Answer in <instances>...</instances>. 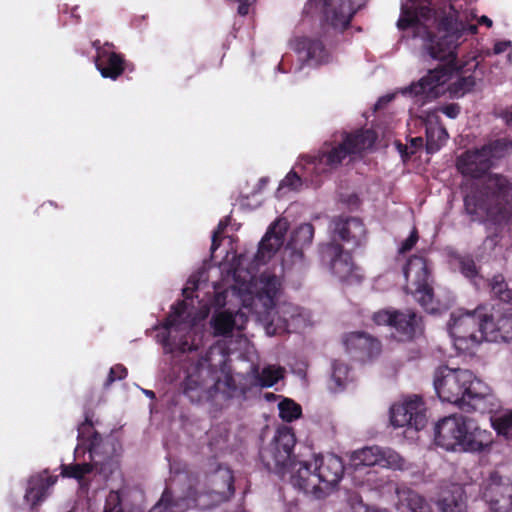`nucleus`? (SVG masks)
<instances>
[{"mask_svg": "<svg viewBox=\"0 0 512 512\" xmlns=\"http://www.w3.org/2000/svg\"><path fill=\"white\" fill-rule=\"evenodd\" d=\"M396 312L397 311L380 310L373 314L372 319L377 325H389L393 327Z\"/></svg>", "mask_w": 512, "mask_h": 512, "instance_id": "obj_46", "label": "nucleus"}, {"mask_svg": "<svg viewBox=\"0 0 512 512\" xmlns=\"http://www.w3.org/2000/svg\"><path fill=\"white\" fill-rule=\"evenodd\" d=\"M275 441L277 448H294L296 445L295 435L290 428L278 430Z\"/></svg>", "mask_w": 512, "mask_h": 512, "instance_id": "obj_43", "label": "nucleus"}, {"mask_svg": "<svg viewBox=\"0 0 512 512\" xmlns=\"http://www.w3.org/2000/svg\"><path fill=\"white\" fill-rule=\"evenodd\" d=\"M333 241L338 238L353 246H359L365 237L363 223L357 218H337L330 224Z\"/></svg>", "mask_w": 512, "mask_h": 512, "instance_id": "obj_22", "label": "nucleus"}, {"mask_svg": "<svg viewBox=\"0 0 512 512\" xmlns=\"http://www.w3.org/2000/svg\"><path fill=\"white\" fill-rule=\"evenodd\" d=\"M56 482V477L45 474L31 476L27 482L25 501L34 509L47 496L48 490Z\"/></svg>", "mask_w": 512, "mask_h": 512, "instance_id": "obj_25", "label": "nucleus"}, {"mask_svg": "<svg viewBox=\"0 0 512 512\" xmlns=\"http://www.w3.org/2000/svg\"><path fill=\"white\" fill-rule=\"evenodd\" d=\"M285 369L279 365L269 364L262 369L258 365H253L249 375L253 378V385L262 388H269L283 379Z\"/></svg>", "mask_w": 512, "mask_h": 512, "instance_id": "obj_30", "label": "nucleus"}, {"mask_svg": "<svg viewBox=\"0 0 512 512\" xmlns=\"http://www.w3.org/2000/svg\"><path fill=\"white\" fill-rule=\"evenodd\" d=\"M314 237V228L309 223L301 224L292 234L293 254L298 258L302 257V252L298 248L309 245Z\"/></svg>", "mask_w": 512, "mask_h": 512, "instance_id": "obj_35", "label": "nucleus"}, {"mask_svg": "<svg viewBox=\"0 0 512 512\" xmlns=\"http://www.w3.org/2000/svg\"><path fill=\"white\" fill-rule=\"evenodd\" d=\"M374 450H353L350 455V465L355 469L361 466H374L380 462L382 457L386 455V452L391 450H376L377 453H373Z\"/></svg>", "mask_w": 512, "mask_h": 512, "instance_id": "obj_32", "label": "nucleus"}, {"mask_svg": "<svg viewBox=\"0 0 512 512\" xmlns=\"http://www.w3.org/2000/svg\"><path fill=\"white\" fill-rule=\"evenodd\" d=\"M265 398L268 400V401H271V400H274L276 398V395L274 393H267L265 395Z\"/></svg>", "mask_w": 512, "mask_h": 512, "instance_id": "obj_59", "label": "nucleus"}, {"mask_svg": "<svg viewBox=\"0 0 512 512\" xmlns=\"http://www.w3.org/2000/svg\"><path fill=\"white\" fill-rule=\"evenodd\" d=\"M458 171L464 176L480 178L492 167L490 158L483 150H469L460 155L456 161Z\"/></svg>", "mask_w": 512, "mask_h": 512, "instance_id": "obj_23", "label": "nucleus"}, {"mask_svg": "<svg viewBox=\"0 0 512 512\" xmlns=\"http://www.w3.org/2000/svg\"><path fill=\"white\" fill-rule=\"evenodd\" d=\"M225 227H226V223H224L223 221H220L217 226V229L213 232L212 245H211L212 251L216 250V248L218 247V245H219L217 242L218 236L224 231Z\"/></svg>", "mask_w": 512, "mask_h": 512, "instance_id": "obj_50", "label": "nucleus"}, {"mask_svg": "<svg viewBox=\"0 0 512 512\" xmlns=\"http://www.w3.org/2000/svg\"><path fill=\"white\" fill-rule=\"evenodd\" d=\"M406 290L414 295L416 301L429 313L438 311L433 297L430 270L426 260L420 256L410 258L403 269Z\"/></svg>", "mask_w": 512, "mask_h": 512, "instance_id": "obj_12", "label": "nucleus"}, {"mask_svg": "<svg viewBox=\"0 0 512 512\" xmlns=\"http://www.w3.org/2000/svg\"><path fill=\"white\" fill-rule=\"evenodd\" d=\"M446 129L438 124L429 123L426 127V149L428 153L437 152L447 141Z\"/></svg>", "mask_w": 512, "mask_h": 512, "instance_id": "obj_33", "label": "nucleus"}, {"mask_svg": "<svg viewBox=\"0 0 512 512\" xmlns=\"http://www.w3.org/2000/svg\"><path fill=\"white\" fill-rule=\"evenodd\" d=\"M390 420L395 427H406V432H417L427 423L425 404L419 396H410L391 407Z\"/></svg>", "mask_w": 512, "mask_h": 512, "instance_id": "obj_15", "label": "nucleus"}, {"mask_svg": "<svg viewBox=\"0 0 512 512\" xmlns=\"http://www.w3.org/2000/svg\"><path fill=\"white\" fill-rule=\"evenodd\" d=\"M493 293L503 301L510 299V291L506 289V284L501 276H495L491 283Z\"/></svg>", "mask_w": 512, "mask_h": 512, "instance_id": "obj_45", "label": "nucleus"}, {"mask_svg": "<svg viewBox=\"0 0 512 512\" xmlns=\"http://www.w3.org/2000/svg\"><path fill=\"white\" fill-rule=\"evenodd\" d=\"M322 259L329 263L331 272L343 282H359L362 275L355 266L349 252L343 251L337 243L331 242L322 249Z\"/></svg>", "mask_w": 512, "mask_h": 512, "instance_id": "obj_17", "label": "nucleus"}, {"mask_svg": "<svg viewBox=\"0 0 512 512\" xmlns=\"http://www.w3.org/2000/svg\"><path fill=\"white\" fill-rule=\"evenodd\" d=\"M317 471L318 489L317 499H324L337 487L343 478L345 466L341 457L334 453L317 455L314 457Z\"/></svg>", "mask_w": 512, "mask_h": 512, "instance_id": "obj_16", "label": "nucleus"}, {"mask_svg": "<svg viewBox=\"0 0 512 512\" xmlns=\"http://www.w3.org/2000/svg\"><path fill=\"white\" fill-rule=\"evenodd\" d=\"M509 47H510V42L501 41V42L495 43L493 51L495 54H501V53L507 51V49Z\"/></svg>", "mask_w": 512, "mask_h": 512, "instance_id": "obj_52", "label": "nucleus"}, {"mask_svg": "<svg viewBox=\"0 0 512 512\" xmlns=\"http://www.w3.org/2000/svg\"><path fill=\"white\" fill-rule=\"evenodd\" d=\"M232 290L216 297L217 305L226 304L231 293L251 314L265 326L268 335L278 331H294L309 324V315L292 303L281 301L283 280L271 271L262 272L258 278L242 264L234 271Z\"/></svg>", "mask_w": 512, "mask_h": 512, "instance_id": "obj_2", "label": "nucleus"}, {"mask_svg": "<svg viewBox=\"0 0 512 512\" xmlns=\"http://www.w3.org/2000/svg\"><path fill=\"white\" fill-rule=\"evenodd\" d=\"M442 112L449 118H456L460 112V108L456 104H450L442 108Z\"/></svg>", "mask_w": 512, "mask_h": 512, "instance_id": "obj_51", "label": "nucleus"}, {"mask_svg": "<svg viewBox=\"0 0 512 512\" xmlns=\"http://www.w3.org/2000/svg\"><path fill=\"white\" fill-rule=\"evenodd\" d=\"M303 186L301 177L295 172L290 171L285 178L280 182L276 195L277 197H283L288 192H297Z\"/></svg>", "mask_w": 512, "mask_h": 512, "instance_id": "obj_40", "label": "nucleus"}, {"mask_svg": "<svg viewBox=\"0 0 512 512\" xmlns=\"http://www.w3.org/2000/svg\"><path fill=\"white\" fill-rule=\"evenodd\" d=\"M434 442L442 448H487L489 445L486 431L456 415L444 417L434 425Z\"/></svg>", "mask_w": 512, "mask_h": 512, "instance_id": "obj_10", "label": "nucleus"}, {"mask_svg": "<svg viewBox=\"0 0 512 512\" xmlns=\"http://www.w3.org/2000/svg\"><path fill=\"white\" fill-rule=\"evenodd\" d=\"M245 259L243 256L239 258L238 265L232 269V271L228 272L226 276V283L228 284V287L225 288L221 292H216L214 297V306L218 308L225 307L227 305L229 306H238L239 304L242 306V308L245 309L241 301L237 299L235 296H232L231 293L225 298L226 304L224 305H217L216 303V297L220 294H224L227 290L231 291L232 287L235 283L234 281V271L242 264V267L244 266ZM248 313H251L248 308H246ZM248 315L246 312L242 310L234 311L231 307H228L226 310L216 313L211 320V325L214 330V334L216 336H226L229 335L234 329L242 330L247 323Z\"/></svg>", "mask_w": 512, "mask_h": 512, "instance_id": "obj_13", "label": "nucleus"}, {"mask_svg": "<svg viewBox=\"0 0 512 512\" xmlns=\"http://www.w3.org/2000/svg\"><path fill=\"white\" fill-rule=\"evenodd\" d=\"M393 328H395L398 339L401 341L410 340L422 333L421 319L412 311L407 313L397 311Z\"/></svg>", "mask_w": 512, "mask_h": 512, "instance_id": "obj_29", "label": "nucleus"}, {"mask_svg": "<svg viewBox=\"0 0 512 512\" xmlns=\"http://www.w3.org/2000/svg\"><path fill=\"white\" fill-rule=\"evenodd\" d=\"M464 202L473 220L508 223L512 219V182L501 175H488L483 187L466 195Z\"/></svg>", "mask_w": 512, "mask_h": 512, "instance_id": "obj_5", "label": "nucleus"}, {"mask_svg": "<svg viewBox=\"0 0 512 512\" xmlns=\"http://www.w3.org/2000/svg\"><path fill=\"white\" fill-rule=\"evenodd\" d=\"M365 2L366 0H309L307 9L319 11L334 31H342Z\"/></svg>", "mask_w": 512, "mask_h": 512, "instance_id": "obj_14", "label": "nucleus"}, {"mask_svg": "<svg viewBox=\"0 0 512 512\" xmlns=\"http://www.w3.org/2000/svg\"><path fill=\"white\" fill-rule=\"evenodd\" d=\"M289 223L285 218H279L268 228L262 238L255 260L258 264L266 263L283 245Z\"/></svg>", "mask_w": 512, "mask_h": 512, "instance_id": "obj_19", "label": "nucleus"}, {"mask_svg": "<svg viewBox=\"0 0 512 512\" xmlns=\"http://www.w3.org/2000/svg\"><path fill=\"white\" fill-rule=\"evenodd\" d=\"M294 450H259L264 468L280 477L290 474L291 485L306 495L317 499L319 486L315 461L299 459Z\"/></svg>", "mask_w": 512, "mask_h": 512, "instance_id": "obj_7", "label": "nucleus"}, {"mask_svg": "<svg viewBox=\"0 0 512 512\" xmlns=\"http://www.w3.org/2000/svg\"><path fill=\"white\" fill-rule=\"evenodd\" d=\"M398 496L400 504L406 506L410 512H433L426 499L411 489L398 491Z\"/></svg>", "mask_w": 512, "mask_h": 512, "instance_id": "obj_31", "label": "nucleus"}, {"mask_svg": "<svg viewBox=\"0 0 512 512\" xmlns=\"http://www.w3.org/2000/svg\"><path fill=\"white\" fill-rule=\"evenodd\" d=\"M452 13L438 24L437 41L431 34L430 26L435 23L434 14L428 0H403L397 26L401 30H410L414 39L421 41L426 54L434 59L447 61L449 67L439 66L423 76L418 82L400 90V93L414 100L418 106L424 105L449 91L454 97L470 92L476 82L471 75L460 76L459 71L476 69L478 62L462 65L457 60V49L466 41V35L477 32L475 24L464 23L460 14L451 6Z\"/></svg>", "mask_w": 512, "mask_h": 512, "instance_id": "obj_1", "label": "nucleus"}, {"mask_svg": "<svg viewBox=\"0 0 512 512\" xmlns=\"http://www.w3.org/2000/svg\"><path fill=\"white\" fill-rule=\"evenodd\" d=\"M166 458L170 461L168 456ZM169 466L174 476L150 512H185L191 507L210 509L234 495L233 471L227 466L212 461L205 476L207 488L201 490L198 475L190 473L186 467L176 469L171 462Z\"/></svg>", "mask_w": 512, "mask_h": 512, "instance_id": "obj_3", "label": "nucleus"}, {"mask_svg": "<svg viewBox=\"0 0 512 512\" xmlns=\"http://www.w3.org/2000/svg\"><path fill=\"white\" fill-rule=\"evenodd\" d=\"M142 392H143L147 397H149L150 399H154V398H155V393H154L152 390L142 389Z\"/></svg>", "mask_w": 512, "mask_h": 512, "instance_id": "obj_58", "label": "nucleus"}, {"mask_svg": "<svg viewBox=\"0 0 512 512\" xmlns=\"http://www.w3.org/2000/svg\"><path fill=\"white\" fill-rule=\"evenodd\" d=\"M434 388L442 401L481 411L486 409L483 402L492 404L494 400L490 387L467 369L440 367L435 373Z\"/></svg>", "mask_w": 512, "mask_h": 512, "instance_id": "obj_4", "label": "nucleus"}, {"mask_svg": "<svg viewBox=\"0 0 512 512\" xmlns=\"http://www.w3.org/2000/svg\"><path fill=\"white\" fill-rule=\"evenodd\" d=\"M88 451L90 452V457H92V452H93L94 450L89 449Z\"/></svg>", "mask_w": 512, "mask_h": 512, "instance_id": "obj_61", "label": "nucleus"}, {"mask_svg": "<svg viewBox=\"0 0 512 512\" xmlns=\"http://www.w3.org/2000/svg\"><path fill=\"white\" fill-rule=\"evenodd\" d=\"M502 117L507 125L512 126V106L502 114Z\"/></svg>", "mask_w": 512, "mask_h": 512, "instance_id": "obj_53", "label": "nucleus"}, {"mask_svg": "<svg viewBox=\"0 0 512 512\" xmlns=\"http://www.w3.org/2000/svg\"><path fill=\"white\" fill-rule=\"evenodd\" d=\"M364 512H388V511L386 509H377V508L365 506Z\"/></svg>", "mask_w": 512, "mask_h": 512, "instance_id": "obj_55", "label": "nucleus"}, {"mask_svg": "<svg viewBox=\"0 0 512 512\" xmlns=\"http://www.w3.org/2000/svg\"><path fill=\"white\" fill-rule=\"evenodd\" d=\"M296 50L309 63L314 65L327 63L331 58L330 51L319 40L310 38L299 39L296 42Z\"/></svg>", "mask_w": 512, "mask_h": 512, "instance_id": "obj_28", "label": "nucleus"}, {"mask_svg": "<svg viewBox=\"0 0 512 512\" xmlns=\"http://www.w3.org/2000/svg\"><path fill=\"white\" fill-rule=\"evenodd\" d=\"M482 498L491 512H512V478L504 477L500 471L491 473Z\"/></svg>", "mask_w": 512, "mask_h": 512, "instance_id": "obj_18", "label": "nucleus"}, {"mask_svg": "<svg viewBox=\"0 0 512 512\" xmlns=\"http://www.w3.org/2000/svg\"><path fill=\"white\" fill-rule=\"evenodd\" d=\"M93 466L89 463H76L71 465H62V475L74 479H82L86 474L91 473Z\"/></svg>", "mask_w": 512, "mask_h": 512, "instance_id": "obj_42", "label": "nucleus"}, {"mask_svg": "<svg viewBox=\"0 0 512 512\" xmlns=\"http://www.w3.org/2000/svg\"><path fill=\"white\" fill-rule=\"evenodd\" d=\"M411 144H412V146H414L415 148H416V147H418V146H421V145H422V138H419V137H417V138H413V139L411 140Z\"/></svg>", "mask_w": 512, "mask_h": 512, "instance_id": "obj_57", "label": "nucleus"}, {"mask_svg": "<svg viewBox=\"0 0 512 512\" xmlns=\"http://www.w3.org/2000/svg\"><path fill=\"white\" fill-rule=\"evenodd\" d=\"M463 451H464V452H467L468 450H467V449H464Z\"/></svg>", "mask_w": 512, "mask_h": 512, "instance_id": "obj_62", "label": "nucleus"}, {"mask_svg": "<svg viewBox=\"0 0 512 512\" xmlns=\"http://www.w3.org/2000/svg\"><path fill=\"white\" fill-rule=\"evenodd\" d=\"M418 241V235L416 229H413L409 237L402 242L401 246L399 247V253H405L410 251L415 244Z\"/></svg>", "mask_w": 512, "mask_h": 512, "instance_id": "obj_48", "label": "nucleus"}, {"mask_svg": "<svg viewBox=\"0 0 512 512\" xmlns=\"http://www.w3.org/2000/svg\"><path fill=\"white\" fill-rule=\"evenodd\" d=\"M394 95H386L381 97L378 102L376 103V108L381 107L382 105L390 102L393 99Z\"/></svg>", "mask_w": 512, "mask_h": 512, "instance_id": "obj_54", "label": "nucleus"}, {"mask_svg": "<svg viewBox=\"0 0 512 512\" xmlns=\"http://www.w3.org/2000/svg\"><path fill=\"white\" fill-rule=\"evenodd\" d=\"M101 438L95 432L92 424L86 420L78 428V444L76 448H96L100 445Z\"/></svg>", "mask_w": 512, "mask_h": 512, "instance_id": "obj_36", "label": "nucleus"}, {"mask_svg": "<svg viewBox=\"0 0 512 512\" xmlns=\"http://www.w3.org/2000/svg\"><path fill=\"white\" fill-rule=\"evenodd\" d=\"M219 360L217 362V366L220 368L218 373L215 374V382L219 379L221 381V389L216 390V395L221 393L225 398H231L235 396L238 392L244 394L247 391L246 386H242L240 384L239 378H242L241 374L233 375L230 372L226 371L224 364L225 356L222 354L221 349L219 348Z\"/></svg>", "mask_w": 512, "mask_h": 512, "instance_id": "obj_26", "label": "nucleus"}, {"mask_svg": "<svg viewBox=\"0 0 512 512\" xmlns=\"http://www.w3.org/2000/svg\"><path fill=\"white\" fill-rule=\"evenodd\" d=\"M484 318L486 314L481 310L456 311L451 314L448 329L457 349L467 350L486 341Z\"/></svg>", "mask_w": 512, "mask_h": 512, "instance_id": "obj_11", "label": "nucleus"}, {"mask_svg": "<svg viewBox=\"0 0 512 512\" xmlns=\"http://www.w3.org/2000/svg\"><path fill=\"white\" fill-rule=\"evenodd\" d=\"M450 263L454 268L458 269L463 276L476 283L478 269L474 260L470 256L454 255L451 257Z\"/></svg>", "mask_w": 512, "mask_h": 512, "instance_id": "obj_37", "label": "nucleus"}, {"mask_svg": "<svg viewBox=\"0 0 512 512\" xmlns=\"http://www.w3.org/2000/svg\"><path fill=\"white\" fill-rule=\"evenodd\" d=\"M127 376V369L118 364L113 367H111L107 380L105 382V386L111 385L116 380H121Z\"/></svg>", "mask_w": 512, "mask_h": 512, "instance_id": "obj_47", "label": "nucleus"}, {"mask_svg": "<svg viewBox=\"0 0 512 512\" xmlns=\"http://www.w3.org/2000/svg\"><path fill=\"white\" fill-rule=\"evenodd\" d=\"M481 149L488 155L490 164L493 166L495 161L505 157L512 151V141L508 138L497 139L484 145Z\"/></svg>", "mask_w": 512, "mask_h": 512, "instance_id": "obj_34", "label": "nucleus"}, {"mask_svg": "<svg viewBox=\"0 0 512 512\" xmlns=\"http://www.w3.org/2000/svg\"><path fill=\"white\" fill-rule=\"evenodd\" d=\"M375 139V134L371 130L343 133L340 142L331 146L325 145L318 155L302 156L301 162L305 161L303 169L316 175L328 173L336 169L346 158L352 159L355 155L371 148Z\"/></svg>", "mask_w": 512, "mask_h": 512, "instance_id": "obj_8", "label": "nucleus"}, {"mask_svg": "<svg viewBox=\"0 0 512 512\" xmlns=\"http://www.w3.org/2000/svg\"><path fill=\"white\" fill-rule=\"evenodd\" d=\"M331 380L334 386L330 388L333 391L338 392L344 389L346 384L351 380L348 366L339 361L334 362Z\"/></svg>", "mask_w": 512, "mask_h": 512, "instance_id": "obj_38", "label": "nucleus"}, {"mask_svg": "<svg viewBox=\"0 0 512 512\" xmlns=\"http://www.w3.org/2000/svg\"><path fill=\"white\" fill-rule=\"evenodd\" d=\"M259 183H260L262 186H264V185H266V183H267V179H266V178H261V179H260V181H259Z\"/></svg>", "mask_w": 512, "mask_h": 512, "instance_id": "obj_60", "label": "nucleus"}, {"mask_svg": "<svg viewBox=\"0 0 512 512\" xmlns=\"http://www.w3.org/2000/svg\"><path fill=\"white\" fill-rule=\"evenodd\" d=\"M437 507L441 512H468L464 488L459 484H451L441 493Z\"/></svg>", "mask_w": 512, "mask_h": 512, "instance_id": "obj_27", "label": "nucleus"}, {"mask_svg": "<svg viewBox=\"0 0 512 512\" xmlns=\"http://www.w3.org/2000/svg\"><path fill=\"white\" fill-rule=\"evenodd\" d=\"M279 416L283 421L292 422L300 418L302 408L299 404L289 398H284L278 404Z\"/></svg>", "mask_w": 512, "mask_h": 512, "instance_id": "obj_39", "label": "nucleus"}, {"mask_svg": "<svg viewBox=\"0 0 512 512\" xmlns=\"http://www.w3.org/2000/svg\"><path fill=\"white\" fill-rule=\"evenodd\" d=\"M206 315L207 311L197 313L185 301L173 306L163 324V330L157 334V340L162 344L165 353L196 349V337L201 332L199 323Z\"/></svg>", "mask_w": 512, "mask_h": 512, "instance_id": "obj_6", "label": "nucleus"}, {"mask_svg": "<svg viewBox=\"0 0 512 512\" xmlns=\"http://www.w3.org/2000/svg\"><path fill=\"white\" fill-rule=\"evenodd\" d=\"M219 353L218 347H211L204 357L191 361L184 368L183 392L194 403L213 401L216 390L221 389V381L215 382L218 373L214 356Z\"/></svg>", "mask_w": 512, "mask_h": 512, "instance_id": "obj_9", "label": "nucleus"}, {"mask_svg": "<svg viewBox=\"0 0 512 512\" xmlns=\"http://www.w3.org/2000/svg\"><path fill=\"white\" fill-rule=\"evenodd\" d=\"M97 51L95 65L103 78L117 79L124 71L122 57L112 50V45L105 43L99 46V41L93 43Z\"/></svg>", "mask_w": 512, "mask_h": 512, "instance_id": "obj_20", "label": "nucleus"}, {"mask_svg": "<svg viewBox=\"0 0 512 512\" xmlns=\"http://www.w3.org/2000/svg\"><path fill=\"white\" fill-rule=\"evenodd\" d=\"M492 426L498 434L512 437V410L491 418Z\"/></svg>", "mask_w": 512, "mask_h": 512, "instance_id": "obj_41", "label": "nucleus"}, {"mask_svg": "<svg viewBox=\"0 0 512 512\" xmlns=\"http://www.w3.org/2000/svg\"><path fill=\"white\" fill-rule=\"evenodd\" d=\"M196 289H198V279L196 276H191L183 288V294L187 299L192 298V293Z\"/></svg>", "mask_w": 512, "mask_h": 512, "instance_id": "obj_49", "label": "nucleus"}, {"mask_svg": "<svg viewBox=\"0 0 512 512\" xmlns=\"http://www.w3.org/2000/svg\"><path fill=\"white\" fill-rule=\"evenodd\" d=\"M486 341L509 342L512 341V313L486 315L484 318Z\"/></svg>", "mask_w": 512, "mask_h": 512, "instance_id": "obj_24", "label": "nucleus"}, {"mask_svg": "<svg viewBox=\"0 0 512 512\" xmlns=\"http://www.w3.org/2000/svg\"><path fill=\"white\" fill-rule=\"evenodd\" d=\"M103 512H124L119 492L111 491L108 494Z\"/></svg>", "mask_w": 512, "mask_h": 512, "instance_id": "obj_44", "label": "nucleus"}, {"mask_svg": "<svg viewBox=\"0 0 512 512\" xmlns=\"http://www.w3.org/2000/svg\"><path fill=\"white\" fill-rule=\"evenodd\" d=\"M346 350L359 360L371 359L381 351L380 342L363 332H351L344 337Z\"/></svg>", "mask_w": 512, "mask_h": 512, "instance_id": "obj_21", "label": "nucleus"}, {"mask_svg": "<svg viewBox=\"0 0 512 512\" xmlns=\"http://www.w3.org/2000/svg\"><path fill=\"white\" fill-rule=\"evenodd\" d=\"M479 22H480V23H483V24H486L488 27H491V26H492V20H491V19H489V18H488V17H486V16H482V17L480 18V21H479Z\"/></svg>", "mask_w": 512, "mask_h": 512, "instance_id": "obj_56", "label": "nucleus"}]
</instances>
